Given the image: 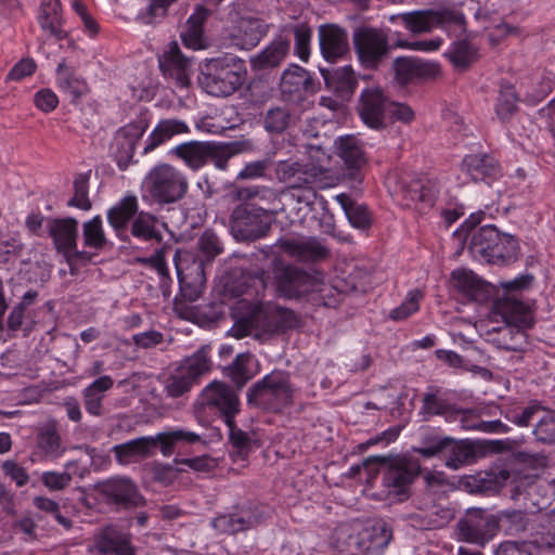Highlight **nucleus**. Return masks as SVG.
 Segmentation results:
<instances>
[{
  "mask_svg": "<svg viewBox=\"0 0 555 555\" xmlns=\"http://www.w3.org/2000/svg\"><path fill=\"white\" fill-rule=\"evenodd\" d=\"M201 441V436L185 429H175L158 433L156 436L139 437L137 439L117 444L113 448L116 460L120 464H128L137 457L146 459L153 455L159 447L164 456H170L179 444H194Z\"/></svg>",
  "mask_w": 555,
  "mask_h": 555,
  "instance_id": "obj_3",
  "label": "nucleus"
},
{
  "mask_svg": "<svg viewBox=\"0 0 555 555\" xmlns=\"http://www.w3.org/2000/svg\"><path fill=\"white\" fill-rule=\"evenodd\" d=\"M337 155L350 170V177L358 179L359 169L365 164L364 153L359 140L354 135L340 137L335 142Z\"/></svg>",
  "mask_w": 555,
  "mask_h": 555,
  "instance_id": "obj_39",
  "label": "nucleus"
},
{
  "mask_svg": "<svg viewBox=\"0 0 555 555\" xmlns=\"http://www.w3.org/2000/svg\"><path fill=\"white\" fill-rule=\"evenodd\" d=\"M363 465H377L376 472L382 474L383 486L388 493L405 496L422 470L418 460L400 454L369 456L363 461Z\"/></svg>",
  "mask_w": 555,
  "mask_h": 555,
  "instance_id": "obj_4",
  "label": "nucleus"
},
{
  "mask_svg": "<svg viewBox=\"0 0 555 555\" xmlns=\"http://www.w3.org/2000/svg\"><path fill=\"white\" fill-rule=\"evenodd\" d=\"M165 223L150 212L140 211L131 221L130 233L133 237L144 242L160 243L163 241L162 228Z\"/></svg>",
  "mask_w": 555,
  "mask_h": 555,
  "instance_id": "obj_40",
  "label": "nucleus"
},
{
  "mask_svg": "<svg viewBox=\"0 0 555 555\" xmlns=\"http://www.w3.org/2000/svg\"><path fill=\"white\" fill-rule=\"evenodd\" d=\"M456 412V408L447 398L439 387H429L422 399L420 414L424 421L430 420L433 416H444L447 421H451Z\"/></svg>",
  "mask_w": 555,
  "mask_h": 555,
  "instance_id": "obj_37",
  "label": "nucleus"
},
{
  "mask_svg": "<svg viewBox=\"0 0 555 555\" xmlns=\"http://www.w3.org/2000/svg\"><path fill=\"white\" fill-rule=\"evenodd\" d=\"M210 352L211 346L204 345L192 356L185 358L179 367L198 383L201 376L208 373L211 369Z\"/></svg>",
  "mask_w": 555,
  "mask_h": 555,
  "instance_id": "obj_44",
  "label": "nucleus"
},
{
  "mask_svg": "<svg viewBox=\"0 0 555 555\" xmlns=\"http://www.w3.org/2000/svg\"><path fill=\"white\" fill-rule=\"evenodd\" d=\"M178 0H151L145 11L140 12L138 20L146 25L156 23L158 18H163L167 14L169 5Z\"/></svg>",
  "mask_w": 555,
  "mask_h": 555,
  "instance_id": "obj_64",
  "label": "nucleus"
},
{
  "mask_svg": "<svg viewBox=\"0 0 555 555\" xmlns=\"http://www.w3.org/2000/svg\"><path fill=\"white\" fill-rule=\"evenodd\" d=\"M60 0H43L40 8L39 23L43 30L62 39L65 33L61 29Z\"/></svg>",
  "mask_w": 555,
  "mask_h": 555,
  "instance_id": "obj_46",
  "label": "nucleus"
},
{
  "mask_svg": "<svg viewBox=\"0 0 555 555\" xmlns=\"http://www.w3.org/2000/svg\"><path fill=\"white\" fill-rule=\"evenodd\" d=\"M198 249L205 260L210 262L223 251V244L212 230L206 229L198 238Z\"/></svg>",
  "mask_w": 555,
  "mask_h": 555,
  "instance_id": "obj_59",
  "label": "nucleus"
},
{
  "mask_svg": "<svg viewBox=\"0 0 555 555\" xmlns=\"http://www.w3.org/2000/svg\"><path fill=\"white\" fill-rule=\"evenodd\" d=\"M190 128L185 121L176 118L160 119L145 141L143 154L146 155L173 137L189 133Z\"/></svg>",
  "mask_w": 555,
  "mask_h": 555,
  "instance_id": "obj_34",
  "label": "nucleus"
},
{
  "mask_svg": "<svg viewBox=\"0 0 555 555\" xmlns=\"http://www.w3.org/2000/svg\"><path fill=\"white\" fill-rule=\"evenodd\" d=\"M450 443H452V437L426 434L421 439V446L413 450L423 457L431 459L446 453Z\"/></svg>",
  "mask_w": 555,
  "mask_h": 555,
  "instance_id": "obj_54",
  "label": "nucleus"
},
{
  "mask_svg": "<svg viewBox=\"0 0 555 555\" xmlns=\"http://www.w3.org/2000/svg\"><path fill=\"white\" fill-rule=\"evenodd\" d=\"M455 69L464 72L477 60V49L467 40L453 42L444 54Z\"/></svg>",
  "mask_w": 555,
  "mask_h": 555,
  "instance_id": "obj_48",
  "label": "nucleus"
},
{
  "mask_svg": "<svg viewBox=\"0 0 555 555\" xmlns=\"http://www.w3.org/2000/svg\"><path fill=\"white\" fill-rule=\"evenodd\" d=\"M532 435L538 442L555 444V414L540 417L533 427Z\"/></svg>",
  "mask_w": 555,
  "mask_h": 555,
  "instance_id": "obj_62",
  "label": "nucleus"
},
{
  "mask_svg": "<svg viewBox=\"0 0 555 555\" xmlns=\"http://www.w3.org/2000/svg\"><path fill=\"white\" fill-rule=\"evenodd\" d=\"M294 387L289 374L273 371L248 388L247 404L264 411L280 412L293 403Z\"/></svg>",
  "mask_w": 555,
  "mask_h": 555,
  "instance_id": "obj_5",
  "label": "nucleus"
},
{
  "mask_svg": "<svg viewBox=\"0 0 555 555\" xmlns=\"http://www.w3.org/2000/svg\"><path fill=\"white\" fill-rule=\"evenodd\" d=\"M147 128L143 120L132 121L121 127L112 144L113 156L120 170H126L132 162L135 146Z\"/></svg>",
  "mask_w": 555,
  "mask_h": 555,
  "instance_id": "obj_17",
  "label": "nucleus"
},
{
  "mask_svg": "<svg viewBox=\"0 0 555 555\" xmlns=\"http://www.w3.org/2000/svg\"><path fill=\"white\" fill-rule=\"evenodd\" d=\"M389 103L390 101L382 88L364 89L358 104L362 121L375 130L385 128Z\"/></svg>",
  "mask_w": 555,
  "mask_h": 555,
  "instance_id": "obj_16",
  "label": "nucleus"
},
{
  "mask_svg": "<svg viewBox=\"0 0 555 555\" xmlns=\"http://www.w3.org/2000/svg\"><path fill=\"white\" fill-rule=\"evenodd\" d=\"M246 75L244 63L238 57H215L201 63L197 82L207 94L228 98L241 89Z\"/></svg>",
  "mask_w": 555,
  "mask_h": 555,
  "instance_id": "obj_2",
  "label": "nucleus"
},
{
  "mask_svg": "<svg viewBox=\"0 0 555 555\" xmlns=\"http://www.w3.org/2000/svg\"><path fill=\"white\" fill-rule=\"evenodd\" d=\"M273 274L278 293L288 299L314 292L318 285L317 279L306 270L281 261L274 262Z\"/></svg>",
  "mask_w": 555,
  "mask_h": 555,
  "instance_id": "obj_12",
  "label": "nucleus"
},
{
  "mask_svg": "<svg viewBox=\"0 0 555 555\" xmlns=\"http://www.w3.org/2000/svg\"><path fill=\"white\" fill-rule=\"evenodd\" d=\"M33 504L36 508L41 512H44L55 518V520L65 529H70L73 522L69 518L65 517L61 513L60 504L52 499L46 496H35L33 499Z\"/></svg>",
  "mask_w": 555,
  "mask_h": 555,
  "instance_id": "obj_63",
  "label": "nucleus"
},
{
  "mask_svg": "<svg viewBox=\"0 0 555 555\" xmlns=\"http://www.w3.org/2000/svg\"><path fill=\"white\" fill-rule=\"evenodd\" d=\"M492 341L498 348L513 351L518 354L517 359H521L520 354L528 346V335L525 328L506 324L499 330Z\"/></svg>",
  "mask_w": 555,
  "mask_h": 555,
  "instance_id": "obj_42",
  "label": "nucleus"
},
{
  "mask_svg": "<svg viewBox=\"0 0 555 555\" xmlns=\"http://www.w3.org/2000/svg\"><path fill=\"white\" fill-rule=\"evenodd\" d=\"M299 326L300 320L293 310L267 301L248 306L245 313L235 321L232 331L236 337L253 333L257 337H270Z\"/></svg>",
  "mask_w": 555,
  "mask_h": 555,
  "instance_id": "obj_1",
  "label": "nucleus"
},
{
  "mask_svg": "<svg viewBox=\"0 0 555 555\" xmlns=\"http://www.w3.org/2000/svg\"><path fill=\"white\" fill-rule=\"evenodd\" d=\"M82 238L85 247L96 251L103 250L108 245V241L103 230V222L100 216L82 224Z\"/></svg>",
  "mask_w": 555,
  "mask_h": 555,
  "instance_id": "obj_52",
  "label": "nucleus"
},
{
  "mask_svg": "<svg viewBox=\"0 0 555 555\" xmlns=\"http://www.w3.org/2000/svg\"><path fill=\"white\" fill-rule=\"evenodd\" d=\"M391 539L392 531L383 520L367 525L359 524L360 554L378 555Z\"/></svg>",
  "mask_w": 555,
  "mask_h": 555,
  "instance_id": "obj_23",
  "label": "nucleus"
},
{
  "mask_svg": "<svg viewBox=\"0 0 555 555\" xmlns=\"http://www.w3.org/2000/svg\"><path fill=\"white\" fill-rule=\"evenodd\" d=\"M336 199L352 227L365 230L371 225L372 219L366 206L356 203L345 193L337 195Z\"/></svg>",
  "mask_w": 555,
  "mask_h": 555,
  "instance_id": "obj_47",
  "label": "nucleus"
},
{
  "mask_svg": "<svg viewBox=\"0 0 555 555\" xmlns=\"http://www.w3.org/2000/svg\"><path fill=\"white\" fill-rule=\"evenodd\" d=\"M313 80L310 74L302 67L291 64L282 74L280 91L287 100L300 99L302 92L313 91Z\"/></svg>",
  "mask_w": 555,
  "mask_h": 555,
  "instance_id": "obj_26",
  "label": "nucleus"
},
{
  "mask_svg": "<svg viewBox=\"0 0 555 555\" xmlns=\"http://www.w3.org/2000/svg\"><path fill=\"white\" fill-rule=\"evenodd\" d=\"M289 257L302 262H319L330 256V249L314 236L281 238L275 244Z\"/></svg>",
  "mask_w": 555,
  "mask_h": 555,
  "instance_id": "obj_19",
  "label": "nucleus"
},
{
  "mask_svg": "<svg viewBox=\"0 0 555 555\" xmlns=\"http://www.w3.org/2000/svg\"><path fill=\"white\" fill-rule=\"evenodd\" d=\"M38 447L50 457H59L64 450H61V437L54 426H47L41 429L37 437Z\"/></svg>",
  "mask_w": 555,
  "mask_h": 555,
  "instance_id": "obj_57",
  "label": "nucleus"
},
{
  "mask_svg": "<svg viewBox=\"0 0 555 555\" xmlns=\"http://www.w3.org/2000/svg\"><path fill=\"white\" fill-rule=\"evenodd\" d=\"M253 356L248 352L238 353L234 361L227 367L228 376L241 389L250 378L251 374L247 369Z\"/></svg>",
  "mask_w": 555,
  "mask_h": 555,
  "instance_id": "obj_56",
  "label": "nucleus"
},
{
  "mask_svg": "<svg viewBox=\"0 0 555 555\" xmlns=\"http://www.w3.org/2000/svg\"><path fill=\"white\" fill-rule=\"evenodd\" d=\"M201 404L216 409L222 415L224 423L231 424V418L240 412L237 392L222 382L210 383L201 393Z\"/></svg>",
  "mask_w": 555,
  "mask_h": 555,
  "instance_id": "obj_15",
  "label": "nucleus"
},
{
  "mask_svg": "<svg viewBox=\"0 0 555 555\" xmlns=\"http://www.w3.org/2000/svg\"><path fill=\"white\" fill-rule=\"evenodd\" d=\"M103 503L114 511H128L145 505L135 482L126 476H115L100 481L94 487Z\"/></svg>",
  "mask_w": 555,
  "mask_h": 555,
  "instance_id": "obj_10",
  "label": "nucleus"
},
{
  "mask_svg": "<svg viewBox=\"0 0 555 555\" xmlns=\"http://www.w3.org/2000/svg\"><path fill=\"white\" fill-rule=\"evenodd\" d=\"M495 519L499 522L498 531L503 530L507 535H518L528 530L530 519L528 513L524 511H503L499 515H495Z\"/></svg>",
  "mask_w": 555,
  "mask_h": 555,
  "instance_id": "obj_45",
  "label": "nucleus"
},
{
  "mask_svg": "<svg viewBox=\"0 0 555 555\" xmlns=\"http://www.w3.org/2000/svg\"><path fill=\"white\" fill-rule=\"evenodd\" d=\"M541 552L546 550L534 538L524 541H505L498 546L495 555H540Z\"/></svg>",
  "mask_w": 555,
  "mask_h": 555,
  "instance_id": "obj_55",
  "label": "nucleus"
},
{
  "mask_svg": "<svg viewBox=\"0 0 555 555\" xmlns=\"http://www.w3.org/2000/svg\"><path fill=\"white\" fill-rule=\"evenodd\" d=\"M144 183L150 196L158 204L177 203L189 190L184 172L166 163L154 166L146 175Z\"/></svg>",
  "mask_w": 555,
  "mask_h": 555,
  "instance_id": "obj_7",
  "label": "nucleus"
},
{
  "mask_svg": "<svg viewBox=\"0 0 555 555\" xmlns=\"http://www.w3.org/2000/svg\"><path fill=\"white\" fill-rule=\"evenodd\" d=\"M352 41L360 65L370 70H377L392 50L388 30L384 28L359 27L353 33Z\"/></svg>",
  "mask_w": 555,
  "mask_h": 555,
  "instance_id": "obj_8",
  "label": "nucleus"
},
{
  "mask_svg": "<svg viewBox=\"0 0 555 555\" xmlns=\"http://www.w3.org/2000/svg\"><path fill=\"white\" fill-rule=\"evenodd\" d=\"M335 545L339 552L347 555H359V524H345L339 526L334 533Z\"/></svg>",
  "mask_w": 555,
  "mask_h": 555,
  "instance_id": "obj_50",
  "label": "nucleus"
},
{
  "mask_svg": "<svg viewBox=\"0 0 555 555\" xmlns=\"http://www.w3.org/2000/svg\"><path fill=\"white\" fill-rule=\"evenodd\" d=\"M446 453L448 456L444 465L454 470L475 463L478 457L475 443L467 439L456 440L452 438V443L447 448Z\"/></svg>",
  "mask_w": 555,
  "mask_h": 555,
  "instance_id": "obj_43",
  "label": "nucleus"
},
{
  "mask_svg": "<svg viewBox=\"0 0 555 555\" xmlns=\"http://www.w3.org/2000/svg\"><path fill=\"white\" fill-rule=\"evenodd\" d=\"M48 233L54 247L66 261L73 258H89V251L77 249L78 221L75 218H55L48 220Z\"/></svg>",
  "mask_w": 555,
  "mask_h": 555,
  "instance_id": "obj_14",
  "label": "nucleus"
},
{
  "mask_svg": "<svg viewBox=\"0 0 555 555\" xmlns=\"http://www.w3.org/2000/svg\"><path fill=\"white\" fill-rule=\"evenodd\" d=\"M299 116L286 104L272 105L261 115L263 129L270 134H283L295 127Z\"/></svg>",
  "mask_w": 555,
  "mask_h": 555,
  "instance_id": "obj_31",
  "label": "nucleus"
},
{
  "mask_svg": "<svg viewBox=\"0 0 555 555\" xmlns=\"http://www.w3.org/2000/svg\"><path fill=\"white\" fill-rule=\"evenodd\" d=\"M462 170L473 181L487 184H491L503 175L500 162L493 155L487 153L466 155L462 160Z\"/></svg>",
  "mask_w": 555,
  "mask_h": 555,
  "instance_id": "obj_21",
  "label": "nucleus"
},
{
  "mask_svg": "<svg viewBox=\"0 0 555 555\" xmlns=\"http://www.w3.org/2000/svg\"><path fill=\"white\" fill-rule=\"evenodd\" d=\"M233 197L242 201L244 204H254L257 210L269 215L271 219L283 210L280 193L270 186L254 185L235 188Z\"/></svg>",
  "mask_w": 555,
  "mask_h": 555,
  "instance_id": "obj_18",
  "label": "nucleus"
},
{
  "mask_svg": "<svg viewBox=\"0 0 555 555\" xmlns=\"http://www.w3.org/2000/svg\"><path fill=\"white\" fill-rule=\"evenodd\" d=\"M542 404L537 401H530L527 405L512 404L507 405L503 413L505 418L518 427H528L535 420L537 414L543 411Z\"/></svg>",
  "mask_w": 555,
  "mask_h": 555,
  "instance_id": "obj_49",
  "label": "nucleus"
},
{
  "mask_svg": "<svg viewBox=\"0 0 555 555\" xmlns=\"http://www.w3.org/2000/svg\"><path fill=\"white\" fill-rule=\"evenodd\" d=\"M210 12L203 5H197L194 13L188 18L185 28L181 33L183 44L192 50L205 48L204 25Z\"/></svg>",
  "mask_w": 555,
  "mask_h": 555,
  "instance_id": "obj_38",
  "label": "nucleus"
},
{
  "mask_svg": "<svg viewBox=\"0 0 555 555\" xmlns=\"http://www.w3.org/2000/svg\"><path fill=\"white\" fill-rule=\"evenodd\" d=\"M94 548L100 555H138L129 533L108 525L94 534Z\"/></svg>",
  "mask_w": 555,
  "mask_h": 555,
  "instance_id": "obj_20",
  "label": "nucleus"
},
{
  "mask_svg": "<svg viewBox=\"0 0 555 555\" xmlns=\"http://www.w3.org/2000/svg\"><path fill=\"white\" fill-rule=\"evenodd\" d=\"M319 43L321 53L327 62H335L349 51L347 31L335 24L319 27Z\"/></svg>",
  "mask_w": 555,
  "mask_h": 555,
  "instance_id": "obj_22",
  "label": "nucleus"
},
{
  "mask_svg": "<svg viewBox=\"0 0 555 555\" xmlns=\"http://www.w3.org/2000/svg\"><path fill=\"white\" fill-rule=\"evenodd\" d=\"M511 474L506 469L495 472H480L476 475L465 476L460 480L461 487L470 493L499 492L506 483Z\"/></svg>",
  "mask_w": 555,
  "mask_h": 555,
  "instance_id": "obj_27",
  "label": "nucleus"
},
{
  "mask_svg": "<svg viewBox=\"0 0 555 555\" xmlns=\"http://www.w3.org/2000/svg\"><path fill=\"white\" fill-rule=\"evenodd\" d=\"M137 212L138 199L133 195L124 197L107 211L108 223L120 240H128V223L134 219Z\"/></svg>",
  "mask_w": 555,
  "mask_h": 555,
  "instance_id": "obj_33",
  "label": "nucleus"
},
{
  "mask_svg": "<svg viewBox=\"0 0 555 555\" xmlns=\"http://www.w3.org/2000/svg\"><path fill=\"white\" fill-rule=\"evenodd\" d=\"M210 152V142L189 141L176 145L169 151V154L181 160L191 170L197 171L209 162Z\"/></svg>",
  "mask_w": 555,
  "mask_h": 555,
  "instance_id": "obj_28",
  "label": "nucleus"
},
{
  "mask_svg": "<svg viewBox=\"0 0 555 555\" xmlns=\"http://www.w3.org/2000/svg\"><path fill=\"white\" fill-rule=\"evenodd\" d=\"M495 310L502 315L507 325H515L525 330L533 325V317L529 307L514 297L506 296L498 300Z\"/></svg>",
  "mask_w": 555,
  "mask_h": 555,
  "instance_id": "obj_35",
  "label": "nucleus"
},
{
  "mask_svg": "<svg viewBox=\"0 0 555 555\" xmlns=\"http://www.w3.org/2000/svg\"><path fill=\"white\" fill-rule=\"evenodd\" d=\"M89 177L86 173H79L74 181V196L69 199L68 206L77 207L82 210H89L92 207L88 197Z\"/></svg>",
  "mask_w": 555,
  "mask_h": 555,
  "instance_id": "obj_61",
  "label": "nucleus"
},
{
  "mask_svg": "<svg viewBox=\"0 0 555 555\" xmlns=\"http://www.w3.org/2000/svg\"><path fill=\"white\" fill-rule=\"evenodd\" d=\"M268 28L263 20L242 17L233 35L234 44L242 50H251L267 35Z\"/></svg>",
  "mask_w": 555,
  "mask_h": 555,
  "instance_id": "obj_32",
  "label": "nucleus"
},
{
  "mask_svg": "<svg viewBox=\"0 0 555 555\" xmlns=\"http://www.w3.org/2000/svg\"><path fill=\"white\" fill-rule=\"evenodd\" d=\"M195 384L197 383L179 367L167 379L165 390L169 397L178 398L190 391Z\"/></svg>",
  "mask_w": 555,
  "mask_h": 555,
  "instance_id": "obj_60",
  "label": "nucleus"
},
{
  "mask_svg": "<svg viewBox=\"0 0 555 555\" xmlns=\"http://www.w3.org/2000/svg\"><path fill=\"white\" fill-rule=\"evenodd\" d=\"M451 279L454 288L469 300L482 302L488 299V285L478 279L473 271L466 269L454 270Z\"/></svg>",
  "mask_w": 555,
  "mask_h": 555,
  "instance_id": "obj_36",
  "label": "nucleus"
},
{
  "mask_svg": "<svg viewBox=\"0 0 555 555\" xmlns=\"http://www.w3.org/2000/svg\"><path fill=\"white\" fill-rule=\"evenodd\" d=\"M182 66H191V61L181 53L177 42H171L168 51L159 57V68L167 75Z\"/></svg>",
  "mask_w": 555,
  "mask_h": 555,
  "instance_id": "obj_58",
  "label": "nucleus"
},
{
  "mask_svg": "<svg viewBox=\"0 0 555 555\" xmlns=\"http://www.w3.org/2000/svg\"><path fill=\"white\" fill-rule=\"evenodd\" d=\"M469 250L490 263L512 262L519 249L515 236L501 233L494 225H483L472 233Z\"/></svg>",
  "mask_w": 555,
  "mask_h": 555,
  "instance_id": "obj_6",
  "label": "nucleus"
},
{
  "mask_svg": "<svg viewBox=\"0 0 555 555\" xmlns=\"http://www.w3.org/2000/svg\"><path fill=\"white\" fill-rule=\"evenodd\" d=\"M390 23H400L414 35L429 33L444 24L463 25L464 15L454 9H428L399 13L389 16Z\"/></svg>",
  "mask_w": 555,
  "mask_h": 555,
  "instance_id": "obj_9",
  "label": "nucleus"
},
{
  "mask_svg": "<svg viewBox=\"0 0 555 555\" xmlns=\"http://www.w3.org/2000/svg\"><path fill=\"white\" fill-rule=\"evenodd\" d=\"M259 522L260 518L250 509L242 508L233 513L217 516L211 520V526L221 534H235L253 528Z\"/></svg>",
  "mask_w": 555,
  "mask_h": 555,
  "instance_id": "obj_30",
  "label": "nucleus"
},
{
  "mask_svg": "<svg viewBox=\"0 0 555 555\" xmlns=\"http://www.w3.org/2000/svg\"><path fill=\"white\" fill-rule=\"evenodd\" d=\"M325 170L322 167L305 164L302 168L292 178L287 189L298 190L308 186L319 185L324 178Z\"/></svg>",
  "mask_w": 555,
  "mask_h": 555,
  "instance_id": "obj_53",
  "label": "nucleus"
},
{
  "mask_svg": "<svg viewBox=\"0 0 555 555\" xmlns=\"http://www.w3.org/2000/svg\"><path fill=\"white\" fill-rule=\"evenodd\" d=\"M517 102L518 96L514 86L507 81H502L495 104V113L501 121L505 122L516 113Z\"/></svg>",
  "mask_w": 555,
  "mask_h": 555,
  "instance_id": "obj_51",
  "label": "nucleus"
},
{
  "mask_svg": "<svg viewBox=\"0 0 555 555\" xmlns=\"http://www.w3.org/2000/svg\"><path fill=\"white\" fill-rule=\"evenodd\" d=\"M498 525L495 515L474 508L457 522L459 540L482 547L496 535Z\"/></svg>",
  "mask_w": 555,
  "mask_h": 555,
  "instance_id": "obj_13",
  "label": "nucleus"
},
{
  "mask_svg": "<svg viewBox=\"0 0 555 555\" xmlns=\"http://www.w3.org/2000/svg\"><path fill=\"white\" fill-rule=\"evenodd\" d=\"M181 296L189 301L196 300L205 282L204 259L194 260L185 270L177 264Z\"/></svg>",
  "mask_w": 555,
  "mask_h": 555,
  "instance_id": "obj_29",
  "label": "nucleus"
},
{
  "mask_svg": "<svg viewBox=\"0 0 555 555\" xmlns=\"http://www.w3.org/2000/svg\"><path fill=\"white\" fill-rule=\"evenodd\" d=\"M395 78L400 85H408L416 79L430 78L437 75L438 66L416 57L400 56L392 63Z\"/></svg>",
  "mask_w": 555,
  "mask_h": 555,
  "instance_id": "obj_24",
  "label": "nucleus"
},
{
  "mask_svg": "<svg viewBox=\"0 0 555 555\" xmlns=\"http://www.w3.org/2000/svg\"><path fill=\"white\" fill-rule=\"evenodd\" d=\"M291 51V40L282 36L272 40L263 50L250 57V67L255 72L270 70L281 66Z\"/></svg>",
  "mask_w": 555,
  "mask_h": 555,
  "instance_id": "obj_25",
  "label": "nucleus"
},
{
  "mask_svg": "<svg viewBox=\"0 0 555 555\" xmlns=\"http://www.w3.org/2000/svg\"><path fill=\"white\" fill-rule=\"evenodd\" d=\"M272 220L254 204H240L230 215V231L237 242H254L267 236Z\"/></svg>",
  "mask_w": 555,
  "mask_h": 555,
  "instance_id": "obj_11",
  "label": "nucleus"
},
{
  "mask_svg": "<svg viewBox=\"0 0 555 555\" xmlns=\"http://www.w3.org/2000/svg\"><path fill=\"white\" fill-rule=\"evenodd\" d=\"M321 75L328 89L341 98L351 95L357 86V79L351 66H344L337 69L320 68Z\"/></svg>",
  "mask_w": 555,
  "mask_h": 555,
  "instance_id": "obj_41",
  "label": "nucleus"
}]
</instances>
